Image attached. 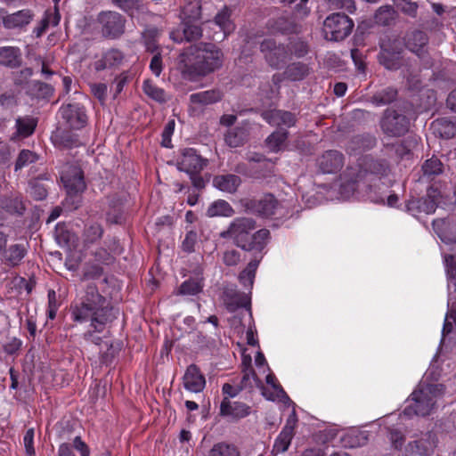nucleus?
<instances>
[{
    "mask_svg": "<svg viewBox=\"0 0 456 456\" xmlns=\"http://www.w3.org/2000/svg\"><path fill=\"white\" fill-rule=\"evenodd\" d=\"M118 314L94 283H89L82 295L70 305L73 322L87 323L88 330L83 334L85 340L99 345L102 338L95 333H102Z\"/></svg>",
    "mask_w": 456,
    "mask_h": 456,
    "instance_id": "f257e3e1",
    "label": "nucleus"
},
{
    "mask_svg": "<svg viewBox=\"0 0 456 456\" xmlns=\"http://www.w3.org/2000/svg\"><path fill=\"white\" fill-rule=\"evenodd\" d=\"M183 77L191 81L206 77L223 66V51L215 44L200 43L183 49L178 56Z\"/></svg>",
    "mask_w": 456,
    "mask_h": 456,
    "instance_id": "f03ea898",
    "label": "nucleus"
},
{
    "mask_svg": "<svg viewBox=\"0 0 456 456\" xmlns=\"http://www.w3.org/2000/svg\"><path fill=\"white\" fill-rule=\"evenodd\" d=\"M256 228L255 220L248 217L235 218L228 226L227 230L222 232L220 236L224 239H231L233 243L241 249L256 254H263V250L270 241L271 234L267 229Z\"/></svg>",
    "mask_w": 456,
    "mask_h": 456,
    "instance_id": "7ed1b4c3",
    "label": "nucleus"
},
{
    "mask_svg": "<svg viewBox=\"0 0 456 456\" xmlns=\"http://www.w3.org/2000/svg\"><path fill=\"white\" fill-rule=\"evenodd\" d=\"M444 393V387L441 384L420 383L411 393L407 400V405L403 411L402 416L412 418L413 416L425 417L429 415L436 403V401Z\"/></svg>",
    "mask_w": 456,
    "mask_h": 456,
    "instance_id": "20e7f679",
    "label": "nucleus"
},
{
    "mask_svg": "<svg viewBox=\"0 0 456 456\" xmlns=\"http://www.w3.org/2000/svg\"><path fill=\"white\" fill-rule=\"evenodd\" d=\"M387 171L388 166L385 160L375 159L371 156H365L360 163V170L355 179L348 180L341 183V193L346 194L355 191L358 188V183L369 175L381 177L386 175Z\"/></svg>",
    "mask_w": 456,
    "mask_h": 456,
    "instance_id": "39448f33",
    "label": "nucleus"
},
{
    "mask_svg": "<svg viewBox=\"0 0 456 456\" xmlns=\"http://www.w3.org/2000/svg\"><path fill=\"white\" fill-rule=\"evenodd\" d=\"M126 19L114 11H102L96 17V26L101 35L107 39H118L126 31Z\"/></svg>",
    "mask_w": 456,
    "mask_h": 456,
    "instance_id": "423d86ee",
    "label": "nucleus"
},
{
    "mask_svg": "<svg viewBox=\"0 0 456 456\" xmlns=\"http://www.w3.org/2000/svg\"><path fill=\"white\" fill-rule=\"evenodd\" d=\"M61 183L69 197L79 196L86 188L84 171L76 164L66 163L60 171Z\"/></svg>",
    "mask_w": 456,
    "mask_h": 456,
    "instance_id": "0eeeda50",
    "label": "nucleus"
},
{
    "mask_svg": "<svg viewBox=\"0 0 456 456\" xmlns=\"http://www.w3.org/2000/svg\"><path fill=\"white\" fill-rule=\"evenodd\" d=\"M354 25L353 20L347 15L336 12L325 19L322 30L326 39L341 41L351 34Z\"/></svg>",
    "mask_w": 456,
    "mask_h": 456,
    "instance_id": "6e6552de",
    "label": "nucleus"
},
{
    "mask_svg": "<svg viewBox=\"0 0 456 456\" xmlns=\"http://www.w3.org/2000/svg\"><path fill=\"white\" fill-rule=\"evenodd\" d=\"M382 132L390 137L404 135L410 128V119L403 114L391 109H387L380 119Z\"/></svg>",
    "mask_w": 456,
    "mask_h": 456,
    "instance_id": "1a4fd4ad",
    "label": "nucleus"
},
{
    "mask_svg": "<svg viewBox=\"0 0 456 456\" xmlns=\"http://www.w3.org/2000/svg\"><path fill=\"white\" fill-rule=\"evenodd\" d=\"M260 51L265 61L273 69H281L289 58V45L277 44L274 39H264L260 44Z\"/></svg>",
    "mask_w": 456,
    "mask_h": 456,
    "instance_id": "9d476101",
    "label": "nucleus"
},
{
    "mask_svg": "<svg viewBox=\"0 0 456 456\" xmlns=\"http://www.w3.org/2000/svg\"><path fill=\"white\" fill-rule=\"evenodd\" d=\"M59 113L69 129L80 130L88 124L87 110L82 103H63L59 109Z\"/></svg>",
    "mask_w": 456,
    "mask_h": 456,
    "instance_id": "9b49d317",
    "label": "nucleus"
},
{
    "mask_svg": "<svg viewBox=\"0 0 456 456\" xmlns=\"http://www.w3.org/2000/svg\"><path fill=\"white\" fill-rule=\"evenodd\" d=\"M273 164L263 155L256 154L248 164L237 166V172L252 178H262L273 172Z\"/></svg>",
    "mask_w": 456,
    "mask_h": 456,
    "instance_id": "f8f14e48",
    "label": "nucleus"
},
{
    "mask_svg": "<svg viewBox=\"0 0 456 456\" xmlns=\"http://www.w3.org/2000/svg\"><path fill=\"white\" fill-rule=\"evenodd\" d=\"M208 159L202 158L193 148L183 149L177 160V167L189 175L200 174L201 170L207 166Z\"/></svg>",
    "mask_w": 456,
    "mask_h": 456,
    "instance_id": "ddd939ff",
    "label": "nucleus"
},
{
    "mask_svg": "<svg viewBox=\"0 0 456 456\" xmlns=\"http://www.w3.org/2000/svg\"><path fill=\"white\" fill-rule=\"evenodd\" d=\"M247 209L262 217L280 219L288 216L280 201H248Z\"/></svg>",
    "mask_w": 456,
    "mask_h": 456,
    "instance_id": "4468645a",
    "label": "nucleus"
},
{
    "mask_svg": "<svg viewBox=\"0 0 456 456\" xmlns=\"http://www.w3.org/2000/svg\"><path fill=\"white\" fill-rule=\"evenodd\" d=\"M251 413V407L243 402L231 401L224 397L220 404L219 414L231 422L239 421Z\"/></svg>",
    "mask_w": 456,
    "mask_h": 456,
    "instance_id": "2eb2a0df",
    "label": "nucleus"
},
{
    "mask_svg": "<svg viewBox=\"0 0 456 456\" xmlns=\"http://www.w3.org/2000/svg\"><path fill=\"white\" fill-rule=\"evenodd\" d=\"M428 40L427 33L419 29L407 32L403 37L406 49L422 60L428 55Z\"/></svg>",
    "mask_w": 456,
    "mask_h": 456,
    "instance_id": "dca6fc26",
    "label": "nucleus"
},
{
    "mask_svg": "<svg viewBox=\"0 0 456 456\" xmlns=\"http://www.w3.org/2000/svg\"><path fill=\"white\" fill-rule=\"evenodd\" d=\"M224 303L229 312H235L240 307L246 308L244 312L248 314L249 320L252 319L248 294L240 292L232 288H227L224 292Z\"/></svg>",
    "mask_w": 456,
    "mask_h": 456,
    "instance_id": "f3484780",
    "label": "nucleus"
},
{
    "mask_svg": "<svg viewBox=\"0 0 456 456\" xmlns=\"http://www.w3.org/2000/svg\"><path fill=\"white\" fill-rule=\"evenodd\" d=\"M390 208H397L405 210L413 216L420 214L429 215L436 211V201H387Z\"/></svg>",
    "mask_w": 456,
    "mask_h": 456,
    "instance_id": "a211bd4d",
    "label": "nucleus"
},
{
    "mask_svg": "<svg viewBox=\"0 0 456 456\" xmlns=\"http://www.w3.org/2000/svg\"><path fill=\"white\" fill-rule=\"evenodd\" d=\"M261 118L271 126H285L287 128L295 126L297 121L295 113L278 109L264 110Z\"/></svg>",
    "mask_w": 456,
    "mask_h": 456,
    "instance_id": "6ab92c4d",
    "label": "nucleus"
},
{
    "mask_svg": "<svg viewBox=\"0 0 456 456\" xmlns=\"http://www.w3.org/2000/svg\"><path fill=\"white\" fill-rule=\"evenodd\" d=\"M124 60V53L118 48L112 47L102 52L101 57L94 61V69L96 71L116 69L122 65Z\"/></svg>",
    "mask_w": 456,
    "mask_h": 456,
    "instance_id": "aec40b11",
    "label": "nucleus"
},
{
    "mask_svg": "<svg viewBox=\"0 0 456 456\" xmlns=\"http://www.w3.org/2000/svg\"><path fill=\"white\" fill-rule=\"evenodd\" d=\"M436 445V436L428 433L426 437L410 442L405 449V456H430Z\"/></svg>",
    "mask_w": 456,
    "mask_h": 456,
    "instance_id": "412c9836",
    "label": "nucleus"
},
{
    "mask_svg": "<svg viewBox=\"0 0 456 456\" xmlns=\"http://www.w3.org/2000/svg\"><path fill=\"white\" fill-rule=\"evenodd\" d=\"M183 379L184 388L192 393L201 392L206 385L205 377L195 364L188 366Z\"/></svg>",
    "mask_w": 456,
    "mask_h": 456,
    "instance_id": "4be33fe9",
    "label": "nucleus"
},
{
    "mask_svg": "<svg viewBox=\"0 0 456 456\" xmlns=\"http://www.w3.org/2000/svg\"><path fill=\"white\" fill-rule=\"evenodd\" d=\"M343 154L335 150L325 151L319 159V167L322 173L326 174L336 173L343 167Z\"/></svg>",
    "mask_w": 456,
    "mask_h": 456,
    "instance_id": "5701e85b",
    "label": "nucleus"
},
{
    "mask_svg": "<svg viewBox=\"0 0 456 456\" xmlns=\"http://www.w3.org/2000/svg\"><path fill=\"white\" fill-rule=\"evenodd\" d=\"M379 55V62L387 69H397L401 65V48H392L388 44L382 43Z\"/></svg>",
    "mask_w": 456,
    "mask_h": 456,
    "instance_id": "b1692460",
    "label": "nucleus"
},
{
    "mask_svg": "<svg viewBox=\"0 0 456 456\" xmlns=\"http://www.w3.org/2000/svg\"><path fill=\"white\" fill-rule=\"evenodd\" d=\"M33 17L34 13L31 10L23 9L4 16L3 24L8 29L22 28L31 22Z\"/></svg>",
    "mask_w": 456,
    "mask_h": 456,
    "instance_id": "393cba45",
    "label": "nucleus"
},
{
    "mask_svg": "<svg viewBox=\"0 0 456 456\" xmlns=\"http://www.w3.org/2000/svg\"><path fill=\"white\" fill-rule=\"evenodd\" d=\"M435 135L443 139H451L456 136V118H439L431 124Z\"/></svg>",
    "mask_w": 456,
    "mask_h": 456,
    "instance_id": "a878e982",
    "label": "nucleus"
},
{
    "mask_svg": "<svg viewBox=\"0 0 456 456\" xmlns=\"http://www.w3.org/2000/svg\"><path fill=\"white\" fill-rule=\"evenodd\" d=\"M182 32L183 36L179 35V31L171 32V38L177 43H181L183 40L187 42L199 40L202 37V28L196 22L182 21Z\"/></svg>",
    "mask_w": 456,
    "mask_h": 456,
    "instance_id": "bb28decb",
    "label": "nucleus"
},
{
    "mask_svg": "<svg viewBox=\"0 0 456 456\" xmlns=\"http://www.w3.org/2000/svg\"><path fill=\"white\" fill-rule=\"evenodd\" d=\"M55 147L60 150H69L81 145L79 136L70 130H61L52 135Z\"/></svg>",
    "mask_w": 456,
    "mask_h": 456,
    "instance_id": "cd10ccee",
    "label": "nucleus"
},
{
    "mask_svg": "<svg viewBox=\"0 0 456 456\" xmlns=\"http://www.w3.org/2000/svg\"><path fill=\"white\" fill-rule=\"evenodd\" d=\"M22 63L21 52L19 47H0V64L11 69L19 68Z\"/></svg>",
    "mask_w": 456,
    "mask_h": 456,
    "instance_id": "c85d7f7f",
    "label": "nucleus"
},
{
    "mask_svg": "<svg viewBox=\"0 0 456 456\" xmlns=\"http://www.w3.org/2000/svg\"><path fill=\"white\" fill-rule=\"evenodd\" d=\"M240 183V177L233 174L216 175L213 179L216 188L229 193L235 192Z\"/></svg>",
    "mask_w": 456,
    "mask_h": 456,
    "instance_id": "c756f323",
    "label": "nucleus"
},
{
    "mask_svg": "<svg viewBox=\"0 0 456 456\" xmlns=\"http://www.w3.org/2000/svg\"><path fill=\"white\" fill-rule=\"evenodd\" d=\"M267 26L273 33H281L282 35L297 33V25L284 16L269 20Z\"/></svg>",
    "mask_w": 456,
    "mask_h": 456,
    "instance_id": "7c9ffc66",
    "label": "nucleus"
},
{
    "mask_svg": "<svg viewBox=\"0 0 456 456\" xmlns=\"http://www.w3.org/2000/svg\"><path fill=\"white\" fill-rule=\"evenodd\" d=\"M289 135V131L284 128L273 131L265 141L266 148L273 153L281 151L284 148Z\"/></svg>",
    "mask_w": 456,
    "mask_h": 456,
    "instance_id": "2f4dec72",
    "label": "nucleus"
},
{
    "mask_svg": "<svg viewBox=\"0 0 456 456\" xmlns=\"http://www.w3.org/2000/svg\"><path fill=\"white\" fill-rule=\"evenodd\" d=\"M264 256L263 254H256L254 255V258L250 260L248 264L247 267L240 273L239 279L240 283L249 289H252L254 284V280L256 277V272L259 265L260 261L262 260Z\"/></svg>",
    "mask_w": 456,
    "mask_h": 456,
    "instance_id": "473e14b6",
    "label": "nucleus"
},
{
    "mask_svg": "<svg viewBox=\"0 0 456 456\" xmlns=\"http://www.w3.org/2000/svg\"><path fill=\"white\" fill-rule=\"evenodd\" d=\"M26 92L33 98L49 99L53 95L54 89L47 83L40 80H32L28 83Z\"/></svg>",
    "mask_w": 456,
    "mask_h": 456,
    "instance_id": "72a5a7b5",
    "label": "nucleus"
},
{
    "mask_svg": "<svg viewBox=\"0 0 456 456\" xmlns=\"http://www.w3.org/2000/svg\"><path fill=\"white\" fill-rule=\"evenodd\" d=\"M5 262L10 265H17L24 258L27 254L26 245L18 243L11 245L8 248H4L2 252Z\"/></svg>",
    "mask_w": 456,
    "mask_h": 456,
    "instance_id": "f704fd0d",
    "label": "nucleus"
},
{
    "mask_svg": "<svg viewBox=\"0 0 456 456\" xmlns=\"http://www.w3.org/2000/svg\"><path fill=\"white\" fill-rule=\"evenodd\" d=\"M221 99V92L216 89L194 93L190 95L191 103L201 106L216 103Z\"/></svg>",
    "mask_w": 456,
    "mask_h": 456,
    "instance_id": "c9c22d12",
    "label": "nucleus"
},
{
    "mask_svg": "<svg viewBox=\"0 0 456 456\" xmlns=\"http://www.w3.org/2000/svg\"><path fill=\"white\" fill-rule=\"evenodd\" d=\"M231 9L225 5L215 16L214 22L220 28L221 31L224 33V37L229 36L235 29V25L231 20Z\"/></svg>",
    "mask_w": 456,
    "mask_h": 456,
    "instance_id": "e433bc0d",
    "label": "nucleus"
},
{
    "mask_svg": "<svg viewBox=\"0 0 456 456\" xmlns=\"http://www.w3.org/2000/svg\"><path fill=\"white\" fill-rule=\"evenodd\" d=\"M310 68L307 64L297 61L289 64L283 75L290 81H301L308 76Z\"/></svg>",
    "mask_w": 456,
    "mask_h": 456,
    "instance_id": "4c0bfd02",
    "label": "nucleus"
},
{
    "mask_svg": "<svg viewBox=\"0 0 456 456\" xmlns=\"http://www.w3.org/2000/svg\"><path fill=\"white\" fill-rule=\"evenodd\" d=\"M103 232L101 224L94 221L86 223L82 234L84 244L86 246L94 244L102 237Z\"/></svg>",
    "mask_w": 456,
    "mask_h": 456,
    "instance_id": "58836bf2",
    "label": "nucleus"
},
{
    "mask_svg": "<svg viewBox=\"0 0 456 456\" xmlns=\"http://www.w3.org/2000/svg\"><path fill=\"white\" fill-rule=\"evenodd\" d=\"M448 307L442 331L443 336L451 333L453 328L456 329V296H453L452 292L449 293Z\"/></svg>",
    "mask_w": 456,
    "mask_h": 456,
    "instance_id": "ea45409f",
    "label": "nucleus"
},
{
    "mask_svg": "<svg viewBox=\"0 0 456 456\" xmlns=\"http://www.w3.org/2000/svg\"><path fill=\"white\" fill-rule=\"evenodd\" d=\"M37 125V120L32 117H19L15 122L17 135L22 138L30 136L35 132Z\"/></svg>",
    "mask_w": 456,
    "mask_h": 456,
    "instance_id": "a19ab883",
    "label": "nucleus"
},
{
    "mask_svg": "<svg viewBox=\"0 0 456 456\" xmlns=\"http://www.w3.org/2000/svg\"><path fill=\"white\" fill-rule=\"evenodd\" d=\"M342 442L346 447H362L368 443V434L365 431L352 430L343 436Z\"/></svg>",
    "mask_w": 456,
    "mask_h": 456,
    "instance_id": "79ce46f5",
    "label": "nucleus"
},
{
    "mask_svg": "<svg viewBox=\"0 0 456 456\" xmlns=\"http://www.w3.org/2000/svg\"><path fill=\"white\" fill-rule=\"evenodd\" d=\"M142 91L149 98L159 103H164L167 101L165 90L156 86L151 79L143 81Z\"/></svg>",
    "mask_w": 456,
    "mask_h": 456,
    "instance_id": "37998d69",
    "label": "nucleus"
},
{
    "mask_svg": "<svg viewBox=\"0 0 456 456\" xmlns=\"http://www.w3.org/2000/svg\"><path fill=\"white\" fill-rule=\"evenodd\" d=\"M159 31L156 28L146 29L142 33L143 45L147 52L156 53L159 51Z\"/></svg>",
    "mask_w": 456,
    "mask_h": 456,
    "instance_id": "c03bdc74",
    "label": "nucleus"
},
{
    "mask_svg": "<svg viewBox=\"0 0 456 456\" xmlns=\"http://www.w3.org/2000/svg\"><path fill=\"white\" fill-rule=\"evenodd\" d=\"M183 21L197 22L201 19V4L198 1L189 2L182 9Z\"/></svg>",
    "mask_w": 456,
    "mask_h": 456,
    "instance_id": "a18cd8bd",
    "label": "nucleus"
},
{
    "mask_svg": "<svg viewBox=\"0 0 456 456\" xmlns=\"http://www.w3.org/2000/svg\"><path fill=\"white\" fill-rule=\"evenodd\" d=\"M234 210L227 201H213L207 210V216H232Z\"/></svg>",
    "mask_w": 456,
    "mask_h": 456,
    "instance_id": "49530a36",
    "label": "nucleus"
},
{
    "mask_svg": "<svg viewBox=\"0 0 456 456\" xmlns=\"http://www.w3.org/2000/svg\"><path fill=\"white\" fill-rule=\"evenodd\" d=\"M377 143L376 137L371 134H359L354 136L352 141L351 144L352 150H359V151H365L372 149Z\"/></svg>",
    "mask_w": 456,
    "mask_h": 456,
    "instance_id": "de8ad7c7",
    "label": "nucleus"
},
{
    "mask_svg": "<svg viewBox=\"0 0 456 456\" xmlns=\"http://www.w3.org/2000/svg\"><path fill=\"white\" fill-rule=\"evenodd\" d=\"M423 175L428 178L438 175L444 171V164L436 156H432L430 159L425 160L421 167Z\"/></svg>",
    "mask_w": 456,
    "mask_h": 456,
    "instance_id": "09e8293b",
    "label": "nucleus"
},
{
    "mask_svg": "<svg viewBox=\"0 0 456 456\" xmlns=\"http://www.w3.org/2000/svg\"><path fill=\"white\" fill-rule=\"evenodd\" d=\"M398 92L395 88L388 86L377 92L372 97V102L378 106L387 105L393 102Z\"/></svg>",
    "mask_w": 456,
    "mask_h": 456,
    "instance_id": "8fccbe9b",
    "label": "nucleus"
},
{
    "mask_svg": "<svg viewBox=\"0 0 456 456\" xmlns=\"http://www.w3.org/2000/svg\"><path fill=\"white\" fill-rule=\"evenodd\" d=\"M265 381L268 385H270L273 390L274 393L268 394L267 391H264L263 395L268 399L274 401L276 399L280 400H286L290 401L289 396L286 395L285 391L282 389V387L275 383V377L273 374H268L265 378Z\"/></svg>",
    "mask_w": 456,
    "mask_h": 456,
    "instance_id": "3c124183",
    "label": "nucleus"
},
{
    "mask_svg": "<svg viewBox=\"0 0 456 456\" xmlns=\"http://www.w3.org/2000/svg\"><path fill=\"white\" fill-rule=\"evenodd\" d=\"M209 456H240V452L235 445L222 442L212 447Z\"/></svg>",
    "mask_w": 456,
    "mask_h": 456,
    "instance_id": "603ef678",
    "label": "nucleus"
},
{
    "mask_svg": "<svg viewBox=\"0 0 456 456\" xmlns=\"http://www.w3.org/2000/svg\"><path fill=\"white\" fill-rule=\"evenodd\" d=\"M395 12L390 5L381 6L375 13V22L381 26H388L395 20Z\"/></svg>",
    "mask_w": 456,
    "mask_h": 456,
    "instance_id": "864d4df0",
    "label": "nucleus"
},
{
    "mask_svg": "<svg viewBox=\"0 0 456 456\" xmlns=\"http://www.w3.org/2000/svg\"><path fill=\"white\" fill-rule=\"evenodd\" d=\"M246 136V130L244 128L235 127L227 132L225 142L230 147H239L244 143Z\"/></svg>",
    "mask_w": 456,
    "mask_h": 456,
    "instance_id": "5fc2aeb1",
    "label": "nucleus"
},
{
    "mask_svg": "<svg viewBox=\"0 0 456 456\" xmlns=\"http://www.w3.org/2000/svg\"><path fill=\"white\" fill-rule=\"evenodd\" d=\"M294 437V434L281 430L277 438L274 441L273 446V452L282 453L285 452Z\"/></svg>",
    "mask_w": 456,
    "mask_h": 456,
    "instance_id": "6e6d98bb",
    "label": "nucleus"
},
{
    "mask_svg": "<svg viewBox=\"0 0 456 456\" xmlns=\"http://www.w3.org/2000/svg\"><path fill=\"white\" fill-rule=\"evenodd\" d=\"M449 197L448 191L445 184L441 183H434L427 189L426 200H446ZM419 200H424L420 198Z\"/></svg>",
    "mask_w": 456,
    "mask_h": 456,
    "instance_id": "4d7b16f0",
    "label": "nucleus"
},
{
    "mask_svg": "<svg viewBox=\"0 0 456 456\" xmlns=\"http://www.w3.org/2000/svg\"><path fill=\"white\" fill-rule=\"evenodd\" d=\"M445 265L448 278V289L450 293L452 292V288L456 291V262L452 256L445 257Z\"/></svg>",
    "mask_w": 456,
    "mask_h": 456,
    "instance_id": "13d9d810",
    "label": "nucleus"
},
{
    "mask_svg": "<svg viewBox=\"0 0 456 456\" xmlns=\"http://www.w3.org/2000/svg\"><path fill=\"white\" fill-rule=\"evenodd\" d=\"M36 62L41 66V74L44 76L45 79L50 78L55 72L51 69V65L53 62V56L45 55L41 56L38 55L35 59Z\"/></svg>",
    "mask_w": 456,
    "mask_h": 456,
    "instance_id": "bf43d9fd",
    "label": "nucleus"
},
{
    "mask_svg": "<svg viewBox=\"0 0 456 456\" xmlns=\"http://www.w3.org/2000/svg\"><path fill=\"white\" fill-rule=\"evenodd\" d=\"M37 160V156L35 152L29 150H22L18 155L15 162V170L21 169L28 164L34 163Z\"/></svg>",
    "mask_w": 456,
    "mask_h": 456,
    "instance_id": "052dcab7",
    "label": "nucleus"
},
{
    "mask_svg": "<svg viewBox=\"0 0 456 456\" xmlns=\"http://www.w3.org/2000/svg\"><path fill=\"white\" fill-rule=\"evenodd\" d=\"M395 5L404 14L415 17L417 14L418 4L412 0H393Z\"/></svg>",
    "mask_w": 456,
    "mask_h": 456,
    "instance_id": "680f3d73",
    "label": "nucleus"
},
{
    "mask_svg": "<svg viewBox=\"0 0 456 456\" xmlns=\"http://www.w3.org/2000/svg\"><path fill=\"white\" fill-rule=\"evenodd\" d=\"M201 289L202 285L200 281L189 280L181 284L179 293L182 295L193 296L200 292Z\"/></svg>",
    "mask_w": 456,
    "mask_h": 456,
    "instance_id": "e2e57ef3",
    "label": "nucleus"
},
{
    "mask_svg": "<svg viewBox=\"0 0 456 456\" xmlns=\"http://www.w3.org/2000/svg\"><path fill=\"white\" fill-rule=\"evenodd\" d=\"M289 46V56L293 53L297 58H302L308 53L309 47L307 43L302 40L290 42Z\"/></svg>",
    "mask_w": 456,
    "mask_h": 456,
    "instance_id": "0e129e2a",
    "label": "nucleus"
},
{
    "mask_svg": "<svg viewBox=\"0 0 456 456\" xmlns=\"http://www.w3.org/2000/svg\"><path fill=\"white\" fill-rule=\"evenodd\" d=\"M91 93L100 102L104 104L107 100L108 86L104 83H94L90 85Z\"/></svg>",
    "mask_w": 456,
    "mask_h": 456,
    "instance_id": "69168bd1",
    "label": "nucleus"
},
{
    "mask_svg": "<svg viewBox=\"0 0 456 456\" xmlns=\"http://www.w3.org/2000/svg\"><path fill=\"white\" fill-rule=\"evenodd\" d=\"M242 373H243L242 379H241L242 387H253L251 379H253L254 381H256L257 378H256V374L254 369L251 366V358H250V356H248V366L244 367L242 369Z\"/></svg>",
    "mask_w": 456,
    "mask_h": 456,
    "instance_id": "338daca9",
    "label": "nucleus"
},
{
    "mask_svg": "<svg viewBox=\"0 0 456 456\" xmlns=\"http://www.w3.org/2000/svg\"><path fill=\"white\" fill-rule=\"evenodd\" d=\"M331 9H345L353 13L356 10L354 0H326Z\"/></svg>",
    "mask_w": 456,
    "mask_h": 456,
    "instance_id": "774afa93",
    "label": "nucleus"
}]
</instances>
